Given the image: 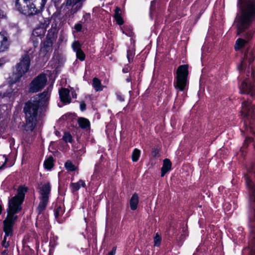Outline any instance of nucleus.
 <instances>
[{
    "instance_id": "obj_46",
    "label": "nucleus",
    "mask_w": 255,
    "mask_h": 255,
    "mask_svg": "<svg viewBox=\"0 0 255 255\" xmlns=\"http://www.w3.org/2000/svg\"><path fill=\"white\" fill-rule=\"evenodd\" d=\"M244 64V62H242V64H241V67H242V68H243Z\"/></svg>"
},
{
    "instance_id": "obj_6",
    "label": "nucleus",
    "mask_w": 255,
    "mask_h": 255,
    "mask_svg": "<svg viewBox=\"0 0 255 255\" xmlns=\"http://www.w3.org/2000/svg\"><path fill=\"white\" fill-rule=\"evenodd\" d=\"M38 192L39 193L40 202L37 208L39 214L45 210L49 202V198L51 194V185L49 182H41L38 184Z\"/></svg>"
},
{
    "instance_id": "obj_33",
    "label": "nucleus",
    "mask_w": 255,
    "mask_h": 255,
    "mask_svg": "<svg viewBox=\"0 0 255 255\" xmlns=\"http://www.w3.org/2000/svg\"><path fill=\"white\" fill-rule=\"evenodd\" d=\"M117 98L120 101L123 102L124 101V98L123 96L120 93H116Z\"/></svg>"
},
{
    "instance_id": "obj_4",
    "label": "nucleus",
    "mask_w": 255,
    "mask_h": 255,
    "mask_svg": "<svg viewBox=\"0 0 255 255\" xmlns=\"http://www.w3.org/2000/svg\"><path fill=\"white\" fill-rule=\"evenodd\" d=\"M255 14V5L253 3L247 4V8L242 9V13L238 22V34H240L251 24Z\"/></svg>"
},
{
    "instance_id": "obj_47",
    "label": "nucleus",
    "mask_w": 255,
    "mask_h": 255,
    "mask_svg": "<svg viewBox=\"0 0 255 255\" xmlns=\"http://www.w3.org/2000/svg\"><path fill=\"white\" fill-rule=\"evenodd\" d=\"M40 221L39 220H37V222H36V225H37V224H40Z\"/></svg>"
},
{
    "instance_id": "obj_10",
    "label": "nucleus",
    "mask_w": 255,
    "mask_h": 255,
    "mask_svg": "<svg viewBox=\"0 0 255 255\" xmlns=\"http://www.w3.org/2000/svg\"><path fill=\"white\" fill-rule=\"evenodd\" d=\"M59 97L61 101L64 104H69L71 102V97L76 98V94L73 89L70 90L62 88L59 91Z\"/></svg>"
},
{
    "instance_id": "obj_12",
    "label": "nucleus",
    "mask_w": 255,
    "mask_h": 255,
    "mask_svg": "<svg viewBox=\"0 0 255 255\" xmlns=\"http://www.w3.org/2000/svg\"><path fill=\"white\" fill-rule=\"evenodd\" d=\"M9 46V42L6 36L0 33V52L6 50Z\"/></svg>"
},
{
    "instance_id": "obj_42",
    "label": "nucleus",
    "mask_w": 255,
    "mask_h": 255,
    "mask_svg": "<svg viewBox=\"0 0 255 255\" xmlns=\"http://www.w3.org/2000/svg\"><path fill=\"white\" fill-rule=\"evenodd\" d=\"M5 16L4 12L0 9V18H3Z\"/></svg>"
},
{
    "instance_id": "obj_41",
    "label": "nucleus",
    "mask_w": 255,
    "mask_h": 255,
    "mask_svg": "<svg viewBox=\"0 0 255 255\" xmlns=\"http://www.w3.org/2000/svg\"><path fill=\"white\" fill-rule=\"evenodd\" d=\"M155 0H153V1H152L151 2V6H150V10H153L154 9V5H155Z\"/></svg>"
},
{
    "instance_id": "obj_36",
    "label": "nucleus",
    "mask_w": 255,
    "mask_h": 255,
    "mask_svg": "<svg viewBox=\"0 0 255 255\" xmlns=\"http://www.w3.org/2000/svg\"><path fill=\"white\" fill-rule=\"evenodd\" d=\"M7 61V59L4 57L0 58V67L4 65Z\"/></svg>"
},
{
    "instance_id": "obj_21",
    "label": "nucleus",
    "mask_w": 255,
    "mask_h": 255,
    "mask_svg": "<svg viewBox=\"0 0 255 255\" xmlns=\"http://www.w3.org/2000/svg\"><path fill=\"white\" fill-rule=\"evenodd\" d=\"M53 165V158L52 156H49L44 162V166L47 170H50Z\"/></svg>"
},
{
    "instance_id": "obj_19",
    "label": "nucleus",
    "mask_w": 255,
    "mask_h": 255,
    "mask_svg": "<svg viewBox=\"0 0 255 255\" xmlns=\"http://www.w3.org/2000/svg\"><path fill=\"white\" fill-rule=\"evenodd\" d=\"M45 30L41 26H39L36 27L32 32V35L36 37H41L44 35Z\"/></svg>"
},
{
    "instance_id": "obj_35",
    "label": "nucleus",
    "mask_w": 255,
    "mask_h": 255,
    "mask_svg": "<svg viewBox=\"0 0 255 255\" xmlns=\"http://www.w3.org/2000/svg\"><path fill=\"white\" fill-rule=\"evenodd\" d=\"M242 88L243 89H245L247 87V83H243L242 84ZM247 92V90L246 89H244V90H241V93L242 94H243V93H246Z\"/></svg>"
},
{
    "instance_id": "obj_40",
    "label": "nucleus",
    "mask_w": 255,
    "mask_h": 255,
    "mask_svg": "<svg viewBox=\"0 0 255 255\" xmlns=\"http://www.w3.org/2000/svg\"><path fill=\"white\" fill-rule=\"evenodd\" d=\"M129 71V67L128 66H126L123 69V72L124 73H128Z\"/></svg>"
},
{
    "instance_id": "obj_38",
    "label": "nucleus",
    "mask_w": 255,
    "mask_h": 255,
    "mask_svg": "<svg viewBox=\"0 0 255 255\" xmlns=\"http://www.w3.org/2000/svg\"><path fill=\"white\" fill-rule=\"evenodd\" d=\"M86 104L84 102H82L80 103V107L81 111H84L86 109Z\"/></svg>"
},
{
    "instance_id": "obj_16",
    "label": "nucleus",
    "mask_w": 255,
    "mask_h": 255,
    "mask_svg": "<svg viewBox=\"0 0 255 255\" xmlns=\"http://www.w3.org/2000/svg\"><path fill=\"white\" fill-rule=\"evenodd\" d=\"M138 203V196L137 194L134 193L130 200V207L132 210H135L137 208Z\"/></svg>"
},
{
    "instance_id": "obj_9",
    "label": "nucleus",
    "mask_w": 255,
    "mask_h": 255,
    "mask_svg": "<svg viewBox=\"0 0 255 255\" xmlns=\"http://www.w3.org/2000/svg\"><path fill=\"white\" fill-rule=\"evenodd\" d=\"M241 113L244 117L245 125L247 126L251 123L250 120L254 118V106L249 101H245L242 103Z\"/></svg>"
},
{
    "instance_id": "obj_44",
    "label": "nucleus",
    "mask_w": 255,
    "mask_h": 255,
    "mask_svg": "<svg viewBox=\"0 0 255 255\" xmlns=\"http://www.w3.org/2000/svg\"><path fill=\"white\" fill-rule=\"evenodd\" d=\"M131 78H128L127 79H126V81L127 82H129L131 81Z\"/></svg>"
},
{
    "instance_id": "obj_11",
    "label": "nucleus",
    "mask_w": 255,
    "mask_h": 255,
    "mask_svg": "<svg viewBox=\"0 0 255 255\" xmlns=\"http://www.w3.org/2000/svg\"><path fill=\"white\" fill-rule=\"evenodd\" d=\"M58 29L56 23H52L51 28L48 31L46 38L56 41L57 37Z\"/></svg>"
},
{
    "instance_id": "obj_22",
    "label": "nucleus",
    "mask_w": 255,
    "mask_h": 255,
    "mask_svg": "<svg viewBox=\"0 0 255 255\" xmlns=\"http://www.w3.org/2000/svg\"><path fill=\"white\" fill-rule=\"evenodd\" d=\"M246 43V41L245 40L241 38L238 39L235 45V49L237 50L243 48Z\"/></svg>"
},
{
    "instance_id": "obj_39",
    "label": "nucleus",
    "mask_w": 255,
    "mask_h": 255,
    "mask_svg": "<svg viewBox=\"0 0 255 255\" xmlns=\"http://www.w3.org/2000/svg\"><path fill=\"white\" fill-rule=\"evenodd\" d=\"M116 252V248L114 247L112 250L109 253L108 255H115Z\"/></svg>"
},
{
    "instance_id": "obj_3",
    "label": "nucleus",
    "mask_w": 255,
    "mask_h": 255,
    "mask_svg": "<svg viewBox=\"0 0 255 255\" xmlns=\"http://www.w3.org/2000/svg\"><path fill=\"white\" fill-rule=\"evenodd\" d=\"M47 0H16L15 9L26 16L38 15L43 10Z\"/></svg>"
},
{
    "instance_id": "obj_48",
    "label": "nucleus",
    "mask_w": 255,
    "mask_h": 255,
    "mask_svg": "<svg viewBox=\"0 0 255 255\" xmlns=\"http://www.w3.org/2000/svg\"><path fill=\"white\" fill-rule=\"evenodd\" d=\"M253 61V59H250V60H249L250 64H251V62H252Z\"/></svg>"
},
{
    "instance_id": "obj_8",
    "label": "nucleus",
    "mask_w": 255,
    "mask_h": 255,
    "mask_svg": "<svg viewBox=\"0 0 255 255\" xmlns=\"http://www.w3.org/2000/svg\"><path fill=\"white\" fill-rule=\"evenodd\" d=\"M47 79L45 74H40L30 83L29 91L31 93H37L41 91L45 86Z\"/></svg>"
},
{
    "instance_id": "obj_13",
    "label": "nucleus",
    "mask_w": 255,
    "mask_h": 255,
    "mask_svg": "<svg viewBox=\"0 0 255 255\" xmlns=\"http://www.w3.org/2000/svg\"><path fill=\"white\" fill-rule=\"evenodd\" d=\"M85 0H74V2L70 4V5H72L71 12L72 14L76 13L82 8L83 2ZM67 5H70V4H68V0H67Z\"/></svg>"
},
{
    "instance_id": "obj_25",
    "label": "nucleus",
    "mask_w": 255,
    "mask_h": 255,
    "mask_svg": "<svg viewBox=\"0 0 255 255\" xmlns=\"http://www.w3.org/2000/svg\"><path fill=\"white\" fill-rule=\"evenodd\" d=\"M55 42L46 38V40L43 43L44 47L45 48L46 50L48 51L51 49L53 44Z\"/></svg>"
},
{
    "instance_id": "obj_23",
    "label": "nucleus",
    "mask_w": 255,
    "mask_h": 255,
    "mask_svg": "<svg viewBox=\"0 0 255 255\" xmlns=\"http://www.w3.org/2000/svg\"><path fill=\"white\" fill-rule=\"evenodd\" d=\"M65 167L66 170L69 171H74L77 169L76 166L70 160H68L65 162Z\"/></svg>"
},
{
    "instance_id": "obj_49",
    "label": "nucleus",
    "mask_w": 255,
    "mask_h": 255,
    "mask_svg": "<svg viewBox=\"0 0 255 255\" xmlns=\"http://www.w3.org/2000/svg\"><path fill=\"white\" fill-rule=\"evenodd\" d=\"M251 35H250V36H247V37H247V38L249 39V38H250V36H251Z\"/></svg>"
},
{
    "instance_id": "obj_50",
    "label": "nucleus",
    "mask_w": 255,
    "mask_h": 255,
    "mask_svg": "<svg viewBox=\"0 0 255 255\" xmlns=\"http://www.w3.org/2000/svg\"><path fill=\"white\" fill-rule=\"evenodd\" d=\"M255 255V253H252V255Z\"/></svg>"
},
{
    "instance_id": "obj_24",
    "label": "nucleus",
    "mask_w": 255,
    "mask_h": 255,
    "mask_svg": "<svg viewBox=\"0 0 255 255\" xmlns=\"http://www.w3.org/2000/svg\"><path fill=\"white\" fill-rule=\"evenodd\" d=\"M140 155V151L137 148H135L132 153V160L133 162H136L138 160Z\"/></svg>"
},
{
    "instance_id": "obj_31",
    "label": "nucleus",
    "mask_w": 255,
    "mask_h": 255,
    "mask_svg": "<svg viewBox=\"0 0 255 255\" xmlns=\"http://www.w3.org/2000/svg\"><path fill=\"white\" fill-rule=\"evenodd\" d=\"M134 53L132 50L128 49L127 50V58L129 63L132 61Z\"/></svg>"
},
{
    "instance_id": "obj_20",
    "label": "nucleus",
    "mask_w": 255,
    "mask_h": 255,
    "mask_svg": "<svg viewBox=\"0 0 255 255\" xmlns=\"http://www.w3.org/2000/svg\"><path fill=\"white\" fill-rule=\"evenodd\" d=\"M78 124L80 127L82 128H86L90 127V122L86 119L80 118L78 119Z\"/></svg>"
},
{
    "instance_id": "obj_28",
    "label": "nucleus",
    "mask_w": 255,
    "mask_h": 255,
    "mask_svg": "<svg viewBox=\"0 0 255 255\" xmlns=\"http://www.w3.org/2000/svg\"><path fill=\"white\" fill-rule=\"evenodd\" d=\"M62 139L66 142H72V135L69 132H65L64 135L63 136Z\"/></svg>"
},
{
    "instance_id": "obj_52",
    "label": "nucleus",
    "mask_w": 255,
    "mask_h": 255,
    "mask_svg": "<svg viewBox=\"0 0 255 255\" xmlns=\"http://www.w3.org/2000/svg\"><path fill=\"white\" fill-rule=\"evenodd\" d=\"M246 57V58H247V57H248V55H247L246 56H245Z\"/></svg>"
},
{
    "instance_id": "obj_27",
    "label": "nucleus",
    "mask_w": 255,
    "mask_h": 255,
    "mask_svg": "<svg viewBox=\"0 0 255 255\" xmlns=\"http://www.w3.org/2000/svg\"><path fill=\"white\" fill-rule=\"evenodd\" d=\"M64 213V209L60 206H58L54 211V216L56 218L61 216Z\"/></svg>"
},
{
    "instance_id": "obj_37",
    "label": "nucleus",
    "mask_w": 255,
    "mask_h": 255,
    "mask_svg": "<svg viewBox=\"0 0 255 255\" xmlns=\"http://www.w3.org/2000/svg\"><path fill=\"white\" fill-rule=\"evenodd\" d=\"M152 154L154 157H157L159 155V151L157 149H154L152 151Z\"/></svg>"
},
{
    "instance_id": "obj_34",
    "label": "nucleus",
    "mask_w": 255,
    "mask_h": 255,
    "mask_svg": "<svg viewBox=\"0 0 255 255\" xmlns=\"http://www.w3.org/2000/svg\"><path fill=\"white\" fill-rule=\"evenodd\" d=\"M74 28L77 31H80L82 28V25L81 23H77L75 25Z\"/></svg>"
},
{
    "instance_id": "obj_29",
    "label": "nucleus",
    "mask_w": 255,
    "mask_h": 255,
    "mask_svg": "<svg viewBox=\"0 0 255 255\" xmlns=\"http://www.w3.org/2000/svg\"><path fill=\"white\" fill-rule=\"evenodd\" d=\"M72 48L73 50L76 52L78 51L82 50L81 48V44L78 41H74L72 44Z\"/></svg>"
},
{
    "instance_id": "obj_26",
    "label": "nucleus",
    "mask_w": 255,
    "mask_h": 255,
    "mask_svg": "<svg viewBox=\"0 0 255 255\" xmlns=\"http://www.w3.org/2000/svg\"><path fill=\"white\" fill-rule=\"evenodd\" d=\"M50 23V19L49 18H43V21L40 22V26L46 31V29Z\"/></svg>"
},
{
    "instance_id": "obj_51",
    "label": "nucleus",
    "mask_w": 255,
    "mask_h": 255,
    "mask_svg": "<svg viewBox=\"0 0 255 255\" xmlns=\"http://www.w3.org/2000/svg\"><path fill=\"white\" fill-rule=\"evenodd\" d=\"M47 223H48V221H46V222H45V224H46V225H47Z\"/></svg>"
},
{
    "instance_id": "obj_2",
    "label": "nucleus",
    "mask_w": 255,
    "mask_h": 255,
    "mask_svg": "<svg viewBox=\"0 0 255 255\" xmlns=\"http://www.w3.org/2000/svg\"><path fill=\"white\" fill-rule=\"evenodd\" d=\"M50 94L44 91L43 93L32 97L26 103L24 112L26 117L25 129L27 131H32L37 123L38 112H41L48 104Z\"/></svg>"
},
{
    "instance_id": "obj_43",
    "label": "nucleus",
    "mask_w": 255,
    "mask_h": 255,
    "mask_svg": "<svg viewBox=\"0 0 255 255\" xmlns=\"http://www.w3.org/2000/svg\"><path fill=\"white\" fill-rule=\"evenodd\" d=\"M74 1V0H68V4H71L73 3Z\"/></svg>"
},
{
    "instance_id": "obj_32",
    "label": "nucleus",
    "mask_w": 255,
    "mask_h": 255,
    "mask_svg": "<svg viewBox=\"0 0 255 255\" xmlns=\"http://www.w3.org/2000/svg\"><path fill=\"white\" fill-rule=\"evenodd\" d=\"M160 242L161 238L157 234H156L154 239V246H159L160 244Z\"/></svg>"
},
{
    "instance_id": "obj_18",
    "label": "nucleus",
    "mask_w": 255,
    "mask_h": 255,
    "mask_svg": "<svg viewBox=\"0 0 255 255\" xmlns=\"http://www.w3.org/2000/svg\"><path fill=\"white\" fill-rule=\"evenodd\" d=\"M121 9L119 7H116L115 13V18L117 22L119 25H122L124 23V20L121 15Z\"/></svg>"
},
{
    "instance_id": "obj_5",
    "label": "nucleus",
    "mask_w": 255,
    "mask_h": 255,
    "mask_svg": "<svg viewBox=\"0 0 255 255\" xmlns=\"http://www.w3.org/2000/svg\"><path fill=\"white\" fill-rule=\"evenodd\" d=\"M188 66L187 65H181L178 67L173 83L174 87L177 91L184 92L188 89Z\"/></svg>"
},
{
    "instance_id": "obj_1",
    "label": "nucleus",
    "mask_w": 255,
    "mask_h": 255,
    "mask_svg": "<svg viewBox=\"0 0 255 255\" xmlns=\"http://www.w3.org/2000/svg\"><path fill=\"white\" fill-rule=\"evenodd\" d=\"M27 190V188L25 186H20L18 188L17 195L9 200L7 215L3 221V230L5 236L2 245L5 248L9 246V241H6V239L7 237H11L12 235L13 226L17 219V216L14 214L21 210V204Z\"/></svg>"
},
{
    "instance_id": "obj_17",
    "label": "nucleus",
    "mask_w": 255,
    "mask_h": 255,
    "mask_svg": "<svg viewBox=\"0 0 255 255\" xmlns=\"http://www.w3.org/2000/svg\"><path fill=\"white\" fill-rule=\"evenodd\" d=\"M85 186L86 183L85 181L82 179H80L76 183H72L70 184V187L73 192L78 190L81 187H85Z\"/></svg>"
},
{
    "instance_id": "obj_14",
    "label": "nucleus",
    "mask_w": 255,
    "mask_h": 255,
    "mask_svg": "<svg viewBox=\"0 0 255 255\" xmlns=\"http://www.w3.org/2000/svg\"><path fill=\"white\" fill-rule=\"evenodd\" d=\"M171 167V161L167 158L163 160V164L161 168V176L163 177L168 171L170 170Z\"/></svg>"
},
{
    "instance_id": "obj_30",
    "label": "nucleus",
    "mask_w": 255,
    "mask_h": 255,
    "mask_svg": "<svg viewBox=\"0 0 255 255\" xmlns=\"http://www.w3.org/2000/svg\"><path fill=\"white\" fill-rule=\"evenodd\" d=\"M76 53L78 59L81 61H84L85 60V55L82 50L77 51Z\"/></svg>"
},
{
    "instance_id": "obj_7",
    "label": "nucleus",
    "mask_w": 255,
    "mask_h": 255,
    "mask_svg": "<svg viewBox=\"0 0 255 255\" xmlns=\"http://www.w3.org/2000/svg\"><path fill=\"white\" fill-rule=\"evenodd\" d=\"M30 65V60L27 54H24L20 59L18 63L15 66V69L11 76V83H15L19 81L29 70Z\"/></svg>"
},
{
    "instance_id": "obj_45",
    "label": "nucleus",
    "mask_w": 255,
    "mask_h": 255,
    "mask_svg": "<svg viewBox=\"0 0 255 255\" xmlns=\"http://www.w3.org/2000/svg\"><path fill=\"white\" fill-rule=\"evenodd\" d=\"M1 211H2V207L0 205V215L1 214Z\"/></svg>"
},
{
    "instance_id": "obj_15",
    "label": "nucleus",
    "mask_w": 255,
    "mask_h": 255,
    "mask_svg": "<svg viewBox=\"0 0 255 255\" xmlns=\"http://www.w3.org/2000/svg\"><path fill=\"white\" fill-rule=\"evenodd\" d=\"M92 86L96 92L103 91L105 87L102 85L101 80L96 77L93 79Z\"/></svg>"
}]
</instances>
